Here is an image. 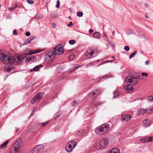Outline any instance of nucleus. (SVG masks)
Wrapping results in <instances>:
<instances>
[{
	"label": "nucleus",
	"instance_id": "nucleus-50",
	"mask_svg": "<svg viewBox=\"0 0 153 153\" xmlns=\"http://www.w3.org/2000/svg\"><path fill=\"white\" fill-rule=\"evenodd\" d=\"M104 36L106 38H107L108 39V36H107V35H106V34L105 33H104Z\"/></svg>",
	"mask_w": 153,
	"mask_h": 153
},
{
	"label": "nucleus",
	"instance_id": "nucleus-2",
	"mask_svg": "<svg viewBox=\"0 0 153 153\" xmlns=\"http://www.w3.org/2000/svg\"><path fill=\"white\" fill-rule=\"evenodd\" d=\"M11 57L7 55L3 54L1 51H0V60L6 64H10V60Z\"/></svg>",
	"mask_w": 153,
	"mask_h": 153
},
{
	"label": "nucleus",
	"instance_id": "nucleus-29",
	"mask_svg": "<svg viewBox=\"0 0 153 153\" xmlns=\"http://www.w3.org/2000/svg\"><path fill=\"white\" fill-rule=\"evenodd\" d=\"M119 94V92L118 90H115L114 92V96L113 97L114 98H116L118 96Z\"/></svg>",
	"mask_w": 153,
	"mask_h": 153
},
{
	"label": "nucleus",
	"instance_id": "nucleus-36",
	"mask_svg": "<svg viewBox=\"0 0 153 153\" xmlns=\"http://www.w3.org/2000/svg\"><path fill=\"white\" fill-rule=\"evenodd\" d=\"M146 109H147L148 111H147L146 113H150L151 112H153V108H152L149 107L148 108Z\"/></svg>",
	"mask_w": 153,
	"mask_h": 153
},
{
	"label": "nucleus",
	"instance_id": "nucleus-21",
	"mask_svg": "<svg viewBox=\"0 0 153 153\" xmlns=\"http://www.w3.org/2000/svg\"><path fill=\"white\" fill-rule=\"evenodd\" d=\"M124 89L126 90H130V91L133 90V88L131 85L127 84L124 87Z\"/></svg>",
	"mask_w": 153,
	"mask_h": 153
},
{
	"label": "nucleus",
	"instance_id": "nucleus-11",
	"mask_svg": "<svg viewBox=\"0 0 153 153\" xmlns=\"http://www.w3.org/2000/svg\"><path fill=\"white\" fill-rule=\"evenodd\" d=\"M137 79L129 77L127 78L126 80L127 81L128 80L129 82L131 83L133 85H135L138 83Z\"/></svg>",
	"mask_w": 153,
	"mask_h": 153
},
{
	"label": "nucleus",
	"instance_id": "nucleus-43",
	"mask_svg": "<svg viewBox=\"0 0 153 153\" xmlns=\"http://www.w3.org/2000/svg\"><path fill=\"white\" fill-rule=\"evenodd\" d=\"M40 51H39L38 50H35V51L33 52L32 51V53H33V54L34 53H39Z\"/></svg>",
	"mask_w": 153,
	"mask_h": 153
},
{
	"label": "nucleus",
	"instance_id": "nucleus-19",
	"mask_svg": "<svg viewBox=\"0 0 153 153\" xmlns=\"http://www.w3.org/2000/svg\"><path fill=\"white\" fill-rule=\"evenodd\" d=\"M70 146V144H67L65 147V149L67 152H71L74 148Z\"/></svg>",
	"mask_w": 153,
	"mask_h": 153
},
{
	"label": "nucleus",
	"instance_id": "nucleus-41",
	"mask_svg": "<svg viewBox=\"0 0 153 153\" xmlns=\"http://www.w3.org/2000/svg\"><path fill=\"white\" fill-rule=\"evenodd\" d=\"M59 0H57V4L56 6V7L57 8H59Z\"/></svg>",
	"mask_w": 153,
	"mask_h": 153
},
{
	"label": "nucleus",
	"instance_id": "nucleus-15",
	"mask_svg": "<svg viewBox=\"0 0 153 153\" xmlns=\"http://www.w3.org/2000/svg\"><path fill=\"white\" fill-rule=\"evenodd\" d=\"M150 121L149 119L146 118L143 121V125L145 127H146L150 126Z\"/></svg>",
	"mask_w": 153,
	"mask_h": 153
},
{
	"label": "nucleus",
	"instance_id": "nucleus-6",
	"mask_svg": "<svg viewBox=\"0 0 153 153\" xmlns=\"http://www.w3.org/2000/svg\"><path fill=\"white\" fill-rule=\"evenodd\" d=\"M24 59V58L21 57H11L10 65L13 64L14 63H21L22 62Z\"/></svg>",
	"mask_w": 153,
	"mask_h": 153
},
{
	"label": "nucleus",
	"instance_id": "nucleus-56",
	"mask_svg": "<svg viewBox=\"0 0 153 153\" xmlns=\"http://www.w3.org/2000/svg\"><path fill=\"white\" fill-rule=\"evenodd\" d=\"M12 7H15V8L17 7V5L16 4H15L14 6H13Z\"/></svg>",
	"mask_w": 153,
	"mask_h": 153
},
{
	"label": "nucleus",
	"instance_id": "nucleus-39",
	"mask_svg": "<svg viewBox=\"0 0 153 153\" xmlns=\"http://www.w3.org/2000/svg\"><path fill=\"white\" fill-rule=\"evenodd\" d=\"M75 57V54L73 53L72 54L71 56H70L69 57V59L70 60L72 59Z\"/></svg>",
	"mask_w": 153,
	"mask_h": 153
},
{
	"label": "nucleus",
	"instance_id": "nucleus-20",
	"mask_svg": "<svg viewBox=\"0 0 153 153\" xmlns=\"http://www.w3.org/2000/svg\"><path fill=\"white\" fill-rule=\"evenodd\" d=\"M120 150L119 149L114 148L110 150L109 152L107 153H120Z\"/></svg>",
	"mask_w": 153,
	"mask_h": 153
},
{
	"label": "nucleus",
	"instance_id": "nucleus-42",
	"mask_svg": "<svg viewBox=\"0 0 153 153\" xmlns=\"http://www.w3.org/2000/svg\"><path fill=\"white\" fill-rule=\"evenodd\" d=\"M141 75L143 76H144L147 77L148 76V74L147 73L143 72L141 73Z\"/></svg>",
	"mask_w": 153,
	"mask_h": 153
},
{
	"label": "nucleus",
	"instance_id": "nucleus-16",
	"mask_svg": "<svg viewBox=\"0 0 153 153\" xmlns=\"http://www.w3.org/2000/svg\"><path fill=\"white\" fill-rule=\"evenodd\" d=\"M22 145V140L21 139L18 140L14 143V147H20Z\"/></svg>",
	"mask_w": 153,
	"mask_h": 153
},
{
	"label": "nucleus",
	"instance_id": "nucleus-57",
	"mask_svg": "<svg viewBox=\"0 0 153 153\" xmlns=\"http://www.w3.org/2000/svg\"><path fill=\"white\" fill-rule=\"evenodd\" d=\"M111 45L113 48H114V45L113 44H111Z\"/></svg>",
	"mask_w": 153,
	"mask_h": 153
},
{
	"label": "nucleus",
	"instance_id": "nucleus-37",
	"mask_svg": "<svg viewBox=\"0 0 153 153\" xmlns=\"http://www.w3.org/2000/svg\"><path fill=\"white\" fill-rule=\"evenodd\" d=\"M75 41L74 40L72 39L69 41V43L71 45H73L75 43Z\"/></svg>",
	"mask_w": 153,
	"mask_h": 153
},
{
	"label": "nucleus",
	"instance_id": "nucleus-46",
	"mask_svg": "<svg viewBox=\"0 0 153 153\" xmlns=\"http://www.w3.org/2000/svg\"><path fill=\"white\" fill-rule=\"evenodd\" d=\"M70 25L71 26L73 25L72 23L71 22H69V23L68 25V27H70Z\"/></svg>",
	"mask_w": 153,
	"mask_h": 153
},
{
	"label": "nucleus",
	"instance_id": "nucleus-23",
	"mask_svg": "<svg viewBox=\"0 0 153 153\" xmlns=\"http://www.w3.org/2000/svg\"><path fill=\"white\" fill-rule=\"evenodd\" d=\"M24 53L25 55H31L33 54L32 53V51H31L29 49H25L24 50Z\"/></svg>",
	"mask_w": 153,
	"mask_h": 153
},
{
	"label": "nucleus",
	"instance_id": "nucleus-25",
	"mask_svg": "<svg viewBox=\"0 0 153 153\" xmlns=\"http://www.w3.org/2000/svg\"><path fill=\"white\" fill-rule=\"evenodd\" d=\"M42 65H39L35 66L33 69L30 70V71L32 72V71H37L39 70L40 67H42Z\"/></svg>",
	"mask_w": 153,
	"mask_h": 153
},
{
	"label": "nucleus",
	"instance_id": "nucleus-52",
	"mask_svg": "<svg viewBox=\"0 0 153 153\" xmlns=\"http://www.w3.org/2000/svg\"><path fill=\"white\" fill-rule=\"evenodd\" d=\"M93 31H94L93 30L91 29H89V32L91 33H92L93 32Z\"/></svg>",
	"mask_w": 153,
	"mask_h": 153
},
{
	"label": "nucleus",
	"instance_id": "nucleus-24",
	"mask_svg": "<svg viewBox=\"0 0 153 153\" xmlns=\"http://www.w3.org/2000/svg\"><path fill=\"white\" fill-rule=\"evenodd\" d=\"M68 144H70V146L73 147L75 148L76 145V143L75 141L72 140L70 141L68 143Z\"/></svg>",
	"mask_w": 153,
	"mask_h": 153
},
{
	"label": "nucleus",
	"instance_id": "nucleus-35",
	"mask_svg": "<svg viewBox=\"0 0 153 153\" xmlns=\"http://www.w3.org/2000/svg\"><path fill=\"white\" fill-rule=\"evenodd\" d=\"M77 15L78 17H81L83 15V13L82 12L79 11L77 13Z\"/></svg>",
	"mask_w": 153,
	"mask_h": 153
},
{
	"label": "nucleus",
	"instance_id": "nucleus-60",
	"mask_svg": "<svg viewBox=\"0 0 153 153\" xmlns=\"http://www.w3.org/2000/svg\"><path fill=\"white\" fill-rule=\"evenodd\" d=\"M90 64H90H88V65H89Z\"/></svg>",
	"mask_w": 153,
	"mask_h": 153
},
{
	"label": "nucleus",
	"instance_id": "nucleus-8",
	"mask_svg": "<svg viewBox=\"0 0 153 153\" xmlns=\"http://www.w3.org/2000/svg\"><path fill=\"white\" fill-rule=\"evenodd\" d=\"M99 143L101 146L105 147L108 143V140L106 138H101L99 141Z\"/></svg>",
	"mask_w": 153,
	"mask_h": 153
},
{
	"label": "nucleus",
	"instance_id": "nucleus-31",
	"mask_svg": "<svg viewBox=\"0 0 153 153\" xmlns=\"http://www.w3.org/2000/svg\"><path fill=\"white\" fill-rule=\"evenodd\" d=\"M49 123L48 121H46L45 122H43L42 123H39L38 124V125L40 126H44L48 124Z\"/></svg>",
	"mask_w": 153,
	"mask_h": 153
},
{
	"label": "nucleus",
	"instance_id": "nucleus-34",
	"mask_svg": "<svg viewBox=\"0 0 153 153\" xmlns=\"http://www.w3.org/2000/svg\"><path fill=\"white\" fill-rule=\"evenodd\" d=\"M137 51H134V52L131 53L129 56V59H130L131 58L134 57V56L135 54L137 53Z\"/></svg>",
	"mask_w": 153,
	"mask_h": 153
},
{
	"label": "nucleus",
	"instance_id": "nucleus-48",
	"mask_svg": "<svg viewBox=\"0 0 153 153\" xmlns=\"http://www.w3.org/2000/svg\"><path fill=\"white\" fill-rule=\"evenodd\" d=\"M15 8V7H12L11 8H9V11H12Z\"/></svg>",
	"mask_w": 153,
	"mask_h": 153
},
{
	"label": "nucleus",
	"instance_id": "nucleus-22",
	"mask_svg": "<svg viewBox=\"0 0 153 153\" xmlns=\"http://www.w3.org/2000/svg\"><path fill=\"white\" fill-rule=\"evenodd\" d=\"M131 117V116L130 115H126L122 119V120L123 122L127 121L129 120Z\"/></svg>",
	"mask_w": 153,
	"mask_h": 153
},
{
	"label": "nucleus",
	"instance_id": "nucleus-55",
	"mask_svg": "<svg viewBox=\"0 0 153 153\" xmlns=\"http://www.w3.org/2000/svg\"><path fill=\"white\" fill-rule=\"evenodd\" d=\"M19 128H16V131H18L19 130Z\"/></svg>",
	"mask_w": 153,
	"mask_h": 153
},
{
	"label": "nucleus",
	"instance_id": "nucleus-33",
	"mask_svg": "<svg viewBox=\"0 0 153 153\" xmlns=\"http://www.w3.org/2000/svg\"><path fill=\"white\" fill-rule=\"evenodd\" d=\"M114 62V61L113 60L106 61H104V62L100 63V64H99L98 65V66H100L101 65H102V64H103L106 63V62H111V63H112V62Z\"/></svg>",
	"mask_w": 153,
	"mask_h": 153
},
{
	"label": "nucleus",
	"instance_id": "nucleus-32",
	"mask_svg": "<svg viewBox=\"0 0 153 153\" xmlns=\"http://www.w3.org/2000/svg\"><path fill=\"white\" fill-rule=\"evenodd\" d=\"M15 149H13L15 153H19L20 152V147H14Z\"/></svg>",
	"mask_w": 153,
	"mask_h": 153
},
{
	"label": "nucleus",
	"instance_id": "nucleus-12",
	"mask_svg": "<svg viewBox=\"0 0 153 153\" xmlns=\"http://www.w3.org/2000/svg\"><path fill=\"white\" fill-rule=\"evenodd\" d=\"M141 142L144 143L150 142L153 141V136L144 137L140 140Z\"/></svg>",
	"mask_w": 153,
	"mask_h": 153
},
{
	"label": "nucleus",
	"instance_id": "nucleus-3",
	"mask_svg": "<svg viewBox=\"0 0 153 153\" xmlns=\"http://www.w3.org/2000/svg\"><path fill=\"white\" fill-rule=\"evenodd\" d=\"M52 50L55 55L56 54H62L64 53L63 46L61 44H59L57 46L53 48L52 49Z\"/></svg>",
	"mask_w": 153,
	"mask_h": 153
},
{
	"label": "nucleus",
	"instance_id": "nucleus-53",
	"mask_svg": "<svg viewBox=\"0 0 153 153\" xmlns=\"http://www.w3.org/2000/svg\"><path fill=\"white\" fill-rule=\"evenodd\" d=\"M149 60H147L145 62V64L146 65H148V64H149Z\"/></svg>",
	"mask_w": 153,
	"mask_h": 153
},
{
	"label": "nucleus",
	"instance_id": "nucleus-38",
	"mask_svg": "<svg viewBox=\"0 0 153 153\" xmlns=\"http://www.w3.org/2000/svg\"><path fill=\"white\" fill-rule=\"evenodd\" d=\"M14 68L13 67H9L7 69V72H10V71L13 70L14 69Z\"/></svg>",
	"mask_w": 153,
	"mask_h": 153
},
{
	"label": "nucleus",
	"instance_id": "nucleus-30",
	"mask_svg": "<svg viewBox=\"0 0 153 153\" xmlns=\"http://www.w3.org/2000/svg\"><path fill=\"white\" fill-rule=\"evenodd\" d=\"M147 100L148 102H153V96L151 95L149 96L147 98Z\"/></svg>",
	"mask_w": 153,
	"mask_h": 153
},
{
	"label": "nucleus",
	"instance_id": "nucleus-4",
	"mask_svg": "<svg viewBox=\"0 0 153 153\" xmlns=\"http://www.w3.org/2000/svg\"><path fill=\"white\" fill-rule=\"evenodd\" d=\"M55 55L54 54L53 51L51 50V51L48 53L45 56V59L46 61L51 63L53 61Z\"/></svg>",
	"mask_w": 153,
	"mask_h": 153
},
{
	"label": "nucleus",
	"instance_id": "nucleus-5",
	"mask_svg": "<svg viewBox=\"0 0 153 153\" xmlns=\"http://www.w3.org/2000/svg\"><path fill=\"white\" fill-rule=\"evenodd\" d=\"M44 150V146L42 145H38L35 146L30 153H41Z\"/></svg>",
	"mask_w": 153,
	"mask_h": 153
},
{
	"label": "nucleus",
	"instance_id": "nucleus-45",
	"mask_svg": "<svg viewBox=\"0 0 153 153\" xmlns=\"http://www.w3.org/2000/svg\"><path fill=\"white\" fill-rule=\"evenodd\" d=\"M27 2L30 4H33V1L32 0H28Z\"/></svg>",
	"mask_w": 153,
	"mask_h": 153
},
{
	"label": "nucleus",
	"instance_id": "nucleus-14",
	"mask_svg": "<svg viewBox=\"0 0 153 153\" xmlns=\"http://www.w3.org/2000/svg\"><path fill=\"white\" fill-rule=\"evenodd\" d=\"M37 60V58L35 56H29L26 59V62H27L28 61V62H29L30 61L32 62L36 61Z\"/></svg>",
	"mask_w": 153,
	"mask_h": 153
},
{
	"label": "nucleus",
	"instance_id": "nucleus-7",
	"mask_svg": "<svg viewBox=\"0 0 153 153\" xmlns=\"http://www.w3.org/2000/svg\"><path fill=\"white\" fill-rule=\"evenodd\" d=\"M43 93H40L37 94V95L35 96L31 100V103L34 104L38 102L43 97Z\"/></svg>",
	"mask_w": 153,
	"mask_h": 153
},
{
	"label": "nucleus",
	"instance_id": "nucleus-54",
	"mask_svg": "<svg viewBox=\"0 0 153 153\" xmlns=\"http://www.w3.org/2000/svg\"><path fill=\"white\" fill-rule=\"evenodd\" d=\"M79 67H80V66H75V67H74V69H75L77 68H78Z\"/></svg>",
	"mask_w": 153,
	"mask_h": 153
},
{
	"label": "nucleus",
	"instance_id": "nucleus-51",
	"mask_svg": "<svg viewBox=\"0 0 153 153\" xmlns=\"http://www.w3.org/2000/svg\"><path fill=\"white\" fill-rule=\"evenodd\" d=\"M36 108H34L33 109V112L31 113V115H32L33 114V112L35 111L36 109Z\"/></svg>",
	"mask_w": 153,
	"mask_h": 153
},
{
	"label": "nucleus",
	"instance_id": "nucleus-49",
	"mask_svg": "<svg viewBox=\"0 0 153 153\" xmlns=\"http://www.w3.org/2000/svg\"><path fill=\"white\" fill-rule=\"evenodd\" d=\"M52 27L54 28H55L56 27V25L54 23H53L52 25Z\"/></svg>",
	"mask_w": 153,
	"mask_h": 153
},
{
	"label": "nucleus",
	"instance_id": "nucleus-47",
	"mask_svg": "<svg viewBox=\"0 0 153 153\" xmlns=\"http://www.w3.org/2000/svg\"><path fill=\"white\" fill-rule=\"evenodd\" d=\"M25 35L27 36H29L30 35V33L29 32H27L25 33Z\"/></svg>",
	"mask_w": 153,
	"mask_h": 153
},
{
	"label": "nucleus",
	"instance_id": "nucleus-9",
	"mask_svg": "<svg viewBox=\"0 0 153 153\" xmlns=\"http://www.w3.org/2000/svg\"><path fill=\"white\" fill-rule=\"evenodd\" d=\"M97 90H94L89 94V96L90 97V98L91 99L90 100H92V101H93L95 100L96 97L97 95Z\"/></svg>",
	"mask_w": 153,
	"mask_h": 153
},
{
	"label": "nucleus",
	"instance_id": "nucleus-59",
	"mask_svg": "<svg viewBox=\"0 0 153 153\" xmlns=\"http://www.w3.org/2000/svg\"><path fill=\"white\" fill-rule=\"evenodd\" d=\"M97 62H99L100 61V60H98L97 61Z\"/></svg>",
	"mask_w": 153,
	"mask_h": 153
},
{
	"label": "nucleus",
	"instance_id": "nucleus-40",
	"mask_svg": "<svg viewBox=\"0 0 153 153\" xmlns=\"http://www.w3.org/2000/svg\"><path fill=\"white\" fill-rule=\"evenodd\" d=\"M124 49L126 51H128L129 50V48L128 46H126L124 47Z\"/></svg>",
	"mask_w": 153,
	"mask_h": 153
},
{
	"label": "nucleus",
	"instance_id": "nucleus-1",
	"mask_svg": "<svg viewBox=\"0 0 153 153\" xmlns=\"http://www.w3.org/2000/svg\"><path fill=\"white\" fill-rule=\"evenodd\" d=\"M109 126L107 124H104L95 129V132L98 134L102 135L106 133L109 130Z\"/></svg>",
	"mask_w": 153,
	"mask_h": 153
},
{
	"label": "nucleus",
	"instance_id": "nucleus-26",
	"mask_svg": "<svg viewBox=\"0 0 153 153\" xmlns=\"http://www.w3.org/2000/svg\"><path fill=\"white\" fill-rule=\"evenodd\" d=\"M93 37L96 39H99L100 38V33L98 32L94 33L93 35Z\"/></svg>",
	"mask_w": 153,
	"mask_h": 153
},
{
	"label": "nucleus",
	"instance_id": "nucleus-61",
	"mask_svg": "<svg viewBox=\"0 0 153 153\" xmlns=\"http://www.w3.org/2000/svg\"><path fill=\"white\" fill-rule=\"evenodd\" d=\"M70 18V17L69 16V18Z\"/></svg>",
	"mask_w": 153,
	"mask_h": 153
},
{
	"label": "nucleus",
	"instance_id": "nucleus-27",
	"mask_svg": "<svg viewBox=\"0 0 153 153\" xmlns=\"http://www.w3.org/2000/svg\"><path fill=\"white\" fill-rule=\"evenodd\" d=\"M85 131L83 130H81L78 131H77L76 132V134L78 136H82L84 134Z\"/></svg>",
	"mask_w": 153,
	"mask_h": 153
},
{
	"label": "nucleus",
	"instance_id": "nucleus-28",
	"mask_svg": "<svg viewBox=\"0 0 153 153\" xmlns=\"http://www.w3.org/2000/svg\"><path fill=\"white\" fill-rule=\"evenodd\" d=\"M7 141H5L3 144H2L1 146V149H4L5 148L6 146L8 144Z\"/></svg>",
	"mask_w": 153,
	"mask_h": 153
},
{
	"label": "nucleus",
	"instance_id": "nucleus-44",
	"mask_svg": "<svg viewBox=\"0 0 153 153\" xmlns=\"http://www.w3.org/2000/svg\"><path fill=\"white\" fill-rule=\"evenodd\" d=\"M13 34L14 35H17V33L16 32V29H14L13 32Z\"/></svg>",
	"mask_w": 153,
	"mask_h": 153
},
{
	"label": "nucleus",
	"instance_id": "nucleus-18",
	"mask_svg": "<svg viewBox=\"0 0 153 153\" xmlns=\"http://www.w3.org/2000/svg\"><path fill=\"white\" fill-rule=\"evenodd\" d=\"M35 38V36L29 38L25 41L24 43L22 44V45L23 46L30 43L32 40L34 39Z\"/></svg>",
	"mask_w": 153,
	"mask_h": 153
},
{
	"label": "nucleus",
	"instance_id": "nucleus-17",
	"mask_svg": "<svg viewBox=\"0 0 153 153\" xmlns=\"http://www.w3.org/2000/svg\"><path fill=\"white\" fill-rule=\"evenodd\" d=\"M130 77L137 79H142V78H140V75L138 73H136L134 74L132 73Z\"/></svg>",
	"mask_w": 153,
	"mask_h": 153
},
{
	"label": "nucleus",
	"instance_id": "nucleus-10",
	"mask_svg": "<svg viewBox=\"0 0 153 153\" xmlns=\"http://www.w3.org/2000/svg\"><path fill=\"white\" fill-rule=\"evenodd\" d=\"M94 54V52L93 51L91 50H88L85 53V56L88 58H93L96 56V55L92 56Z\"/></svg>",
	"mask_w": 153,
	"mask_h": 153
},
{
	"label": "nucleus",
	"instance_id": "nucleus-13",
	"mask_svg": "<svg viewBox=\"0 0 153 153\" xmlns=\"http://www.w3.org/2000/svg\"><path fill=\"white\" fill-rule=\"evenodd\" d=\"M147 111V109H144L143 108H140L137 110V114L139 115H142L146 113Z\"/></svg>",
	"mask_w": 153,
	"mask_h": 153
},
{
	"label": "nucleus",
	"instance_id": "nucleus-58",
	"mask_svg": "<svg viewBox=\"0 0 153 153\" xmlns=\"http://www.w3.org/2000/svg\"><path fill=\"white\" fill-rule=\"evenodd\" d=\"M111 58H112V59H115V56H112V57H111Z\"/></svg>",
	"mask_w": 153,
	"mask_h": 153
}]
</instances>
